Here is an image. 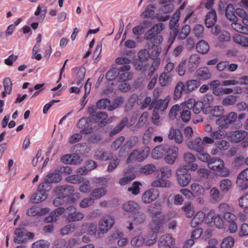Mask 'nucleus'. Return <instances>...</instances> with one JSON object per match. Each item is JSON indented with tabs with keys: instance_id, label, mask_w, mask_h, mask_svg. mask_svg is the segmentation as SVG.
<instances>
[{
	"instance_id": "1",
	"label": "nucleus",
	"mask_w": 248,
	"mask_h": 248,
	"mask_svg": "<svg viewBox=\"0 0 248 248\" xmlns=\"http://www.w3.org/2000/svg\"><path fill=\"white\" fill-rule=\"evenodd\" d=\"M215 212L210 211L207 215L206 217L204 212L200 211L197 212L190 222V225L192 228H195L201 224L204 220L207 224L211 222L213 220Z\"/></svg>"
},
{
	"instance_id": "2",
	"label": "nucleus",
	"mask_w": 248,
	"mask_h": 248,
	"mask_svg": "<svg viewBox=\"0 0 248 248\" xmlns=\"http://www.w3.org/2000/svg\"><path fill=\"white\" fill-rule=\"evenodd\" d=\"M165 25L162 23H158L150 30H149L145 34L144 36V40H156L159 42H162L163 38L161 35H158L164 29Z\"/></svg>"
},
{
	"instance_id": "3",
	"label": "nucleus",
	"mask_w": 248,
	"mask_h": 248,
	"mask_svg": "<svg viewBox=\"0 0 248 248\" xmlns=\"http://www.w3.org/2000/svg\"><path fill=\"white\" fill-rule=\"evenodd\" d=\"M150 152L148 147H144L141 149L133 150L128 157L126 162L129 163L133 161L140 162L146 159Z\"/></svg>"
},
{
	"instance_id": "4",
	"label": "nucleus",
	"mask_w": 248,
	"mask_h": 248,
	"mask_svg": "<svg viewBox=\"0 0 248 248\" xmlns=\"http://www.w3.org/2000/svg\"><path fill=\"white\" fill-rule=\"evenodd\" d=\"M228 139L231 142L238 143L243 141L244 147L248 146V133L243 130H236L229 133Z\"/></svg>"
},
{
	"instance_id": "5",
	"label": "nucleus",
	"mask_w": 248,
	"mask_h": 248,
	"mask_svg": "<svg viewBox=\"0 0 248 248\" xmlns=\"http://www.w3.org/2000/svg\"><path fill=\"white\" fill-rule=\"evenodd\" d=\"M177 179L180 186L185 187L187 186L191 179L190 173L185 167L179 168L176 171Z\"/></svg>"
},
{
	"instance_id": "6",
	"label": "nucleus",
	"mask_w": 248,
	"mask_h": 248,
	"mask_svg": "<svg viewBox=\"0 0 248 248\" xmlns=\"http://www.w3.org/2000/svg\"><path fill=\"white\" fill-rule=\"evenodd\" d=\"M147 41L146 46L149 49V54L150 58L151 59H158L159 55L161 48L159 45L162 42H158L156 40H152L150 44V40H146Z\"/></svg>"
},
{
	"instance_id": "7",
	"label": "nucleus",
	"mask_w": 248,
	"mask_h": 248,
	"mask_svg": "<svg viewBox=\"0 0 248 248\" xmlns=\"http://www.w3.org/2000/svg\"><path fill=\"white\" fill-rule=\"evenodd\" d=\"M114 219L109 215L104 216L101 219L99 224L98 233L104 234L107 232L113 226Z\"/></svg>"
},
{
	"instance_id": "8",
	"label": "nucleus",
	"mask_w": 248,
	"mask_h": 248,
	"mask_svg": "<svg viewBox=\"0 0 248 248\" xmlns=\"http://www.w3.org/2000/svg\"><path fill=\"white\" fill-rule=\"evenodd\" d=\"M237 118L236 112H231L226 116H223L217 120L216 123L221 129L227 128L228 125L234 122Z\"/></svg>"
},
{
	"instance_id": "9",
	"label": "nucleus",
	"mask_w": 248,
	"mask_h": 248,
	"mask_svg": "<svg viewBox=\"0 0 248 248\" xmlns=\"http://www.w3.org/2000/svg\"><path fill=\"white\" fill-rule=\"evenodd\" d=\"M77 127L80 129V133L84 135H88L93 130L91 119L88 117H82L77 124Z\"/></svg>"
},
{
	"instance_id": "10",
	"label": "nucleus",
	"mask_w": 248,
	"mask_h": 248,
	"mask_svg": "<svg viewBox=\"0 0 248 248\" xmlns=\"http://www.w3.org/2000/svg\"><path fill=\"white\" fill-rule=\"evenodd\" d=\"M178 155V148L173 145H167L165 154L164 159L169 164H173L175 162Z\"/></svg>"
},
{
	"instance_id": "11",
	"label": "nucleus",
	"mask_w": 248,
	"mask_h": 248,
	"mask_svg": "<svg viewBox=\"0 0 248 248\" xmlns=\"http://www.w3.org/2000/svg\"><path fill=\"white\" fill-rule=\"evenodd\" d=\"M75 188L73 186L70 185L59 186L54 188V193L58 196H61L64 198L73 194Z\"/></svg>"
},
{
	"instance_id": "12",
	"label": "nucleus",
	"mask_w": 248,
	"mask_h": 248,
	"mask_svg": "<svg viewBox=\"0 0 248 248\" xmlns=\"http://www.w3.org/2000/svg\"><path fill=\"white\" fill-rule=\"evenodd\" d=\"M159 196L158 190L155 188H150L145 191L141 196L142 202L149 204L157 199Z\"/></svg>"
},
{
	"instance_id": "13",
	"label": "nucleus",
	"mask_w": 248,
	"mask_h": 248,
	"mask_svg": "<svg viewBox=\"0 0 248 248\" xmlns=\"http://www.w3.org/2000/svg\"><path fill=\"white\" fill-rule=\"evenodd\" d=\"M175 242V239L171 234L168 233L162 235L158 242V248H172Z\"/></svg>"
},
{
	"instance_id": "14",
	"label": "nucleus",
	"mask_w": 248,
	"mask_h": 248,
	"mask_svg": "<svg viewBox=\"0 0 248 248\" xmlns=\"http://www.w3.org/2000/svg\"><path fill=\"white\" fill-rule=\"evenodd\" d=\"M108 117L107 112H98L92 116V120L95 123L97 124L99 127H102L110 122Z\"/></svg>"
},
{
	"instance_id": "15",
	"label": "nucleus",
	"mask_w": 248,
	"mask_h": 248,
	"mask_svg": "<svg viewBox=\"0 0 248 248\" xmlns=\"http://www.w3.org/2000/svg\"><path fill=\"white\" fill-rule=\"evenodd\" d=\"M236 183L241 189L248 188V168L238 175Z\"/></svg>"
},
{
	"instance_id": "16",
	"label": "nucleus",
	"mask_w": 248,
	"mask_h": 248,
	"mask_svg": "<svg viewBox=\"0 0 248 248\" xmlns=\"http://www.w3.org/2000/svg\"><path fill=\"white\" fill-rule=\"evenodd\" d=\"M187 147L191 150L197 152L204 151V143L201 138H196L193 141H189L186 142Z\"/></svg>"
},
{
	"instance_id": "17",
	"label": "nucleus",
	"mask_w": 248,
	"mask_h": 248,
	"mask_svg": "<svg viewBox=\"0 0 248 248\" xmlns=\"http://www.w3.org/2000/svg\"><path fill=\"white\" fill-rule=\"evenodd\" d=\"M163 221V216L152 217V221L150 224V227L152 232H155L157 234L159 231L162 227Z\"/></svg>"
},
{
	"instance_id": "18",
	"label": "nucleus",
	"mask_w": 248,
	"mask_h": 248,
	"mask_svg": "<svg viewBox=\"0 0 248 248\" xmlns=\"http://www.w3.org/2000/svg\"><path fill=\"white\" fill-rule=\"evenodd\" d=\"M184 158L190 170L194 171L198 170V165L194 163L196 158L194 155L190 153H186L184 155Z\"/></svg>"
},
{
	"instance_id": "19",
	"label": "nucleus",
	"mask_w": 248,
	"mask_h": 248,
	"mask_svg": "<svg viewBox=\"0 0 248 248\" xmlns=\"http://www.w3.org/2000/svg\"><path fill=\"white\" fill-rule=\"evenodd\" d=\"M203 106V102L202 101H196L193 98L189 99L186 103V108L188 109H193V112L195 114L199 113Z\"/></svg>"
},
{
	"instance_id": "20",
	"label": "nucleus",
	"mask_w": 248,
	"mask_h": 248,
	"mask_svg": "<svg viewBox=\"0 0 248 248\" xmlns=\"http://www.w3.org/2000/svg\"><path fill=\"white\" fill-rule=\"evenodd\" d=\"M169 101L170 99L168 98H166L164 100L158 99L157 100L153 101L152 102L151 105L150 106V109H151L154 108L155 110L163 111L168 107Z\"/></svg>"
},
{
	"instance_id": "21",
	"label": "nucleus",
	"mask_w": 248,
	"mask_h": 248,
	"mask_svg": "<svg viewBox=\"0 0 248 248\" xmlns=\"http://www.w3.org/2000/svg\"><path fill=\"white\" fill-rule=\"evenodd\" d=\"M201 58L199 54H192L188 60V70L190 72H193L200 65Z\"/></svg>"
},
{
	"instance_id": "22",
	"label": "nucleus",
	"mask_w": 248,
	"mask_h": 248,
	"mask_svg": "<svg viewBox=\"0 0 248 248\" xmlns=\"http://www.w3.org/2000/svg\"><path fill=\"white\" fill-rule=\"evenodd\" d=\"M119 107V104L111 105L109 99L105 98L98 100L96 102V107L100 109H105L107 108L109 111H112Z\"/></svg>"
},
{
	"instance_id": "23",
	"label": "nucleus",
	"mask_w": 248,
	"mask_h": 248,
	"mask_svg": "<svg viewBox=\"0 0 248 248\" xmlns=\"http://www.w3.org/2000/svg\"><path fill=\"white\" fill-rule=\"evenodd\" d=\"M34 236L33 232H25L21 229H16V242L24 243L30 239L33 238Z\"/></svg>"
},
{
	"instance_id": "24",
	"label": "nucleus",
	"mask_w": 248,
	"mask_h": 248,
	"mask_svg": "<svg viewBox=\"0 0 248 248\" xmlns=\"http://www.w3.org/2000/svg\"><path fill=\"white\" fill-rule=\"evenodd\" d=\"M157 179L153 181L151 183V186L154 187H170L171 183L166 178L160 176V174L157 175Z\"/></svg>"
},
{
	"instance_id": "25",
	"label": "nucleus",
	"mask_w": 248,
	"mask_h": 248,
	"mask_svg": "<svg viewBox=\"0 0 248 248\" xmlns=\"http://www.w3.org/2000/svg\"><path fill=\"white\" fill-rule=\"evenodd\" d=\"M195 76L200 80H206L211 78V74L207 67H202L196 71Z\"/></svg>"
},
{
	"instance_id": "26",
	"label": "nucleus",
	"mask_w": 248,
	"mask_h": 248,
	"mask_svg": "<svg viewBox=\"0 0 248 248\" xmlns=\"http://www.w3.org/2000/svg\"><path fill=\"white\" fill-rule=\"evenodd\" d=\"M168 145H161L156 146L152 152V157L158 159L165 156Z\"/></svg>"
},
{
	"instance_id": "27",
	"label": "nucleus",
	"mask_w": 248,
	"mask_h": 248,
	"mask_svg": "<svg viewBox=\"0 0 248 248\" xmlns=\"http://www.w3.org/2000/svg\"><path fill=\"white\" fill-rule=\"evenodd\" d=\"M162 205L158 202H155L150 205L148 208V212L150 215L151 217H157L158 216L162 214Z\"/></svg>"
},
{
	"instance_id": "28",
	"label": "nucleus",
	"mask_w": 248,
	"mask_h": 248,
	"mask_svg": "<svg viewBox=\"0 0 248 248\" xmlns=\"http://www.w3.org/2000/svg\"><path fill=\"white\" fill-rule=\"evenodd\" d=\"M170 140H174L177 143H181L183 140V137L181 131L177 129L170 128L168 133Z\"/></svg>"
},
{
	"instance_id": "29",
	"label": "nucleus",
	"mask_w": 248,
	"mask_h": 248,
	"mask_svg": "<svg viewBox=\"0 0 248 248\" xmlns=\"http://www.w3.org/2000/svg\"><path fill=\"white\" fill-rule=\"evenodd\" d=\"M123 209L126 212L135 213L140 209V206L134 201H128L123 204Z\"/></svg>"
},
{
	"instance_id": "30",
	"label": "nucleus",
	"mask_w": 248,
	"mask_h": 248,
	"mask_svg": "<svg viewBox=\"0 0 248 248\" xmlns=\"http://www.w3.org/2000/svg\"><path fill=\"white\" fill-rule=\"evenodd\" d=\"M185 84V93H189L197 89L201 84L199 81L196 79H189L186 81Z\"/></svg>"
},
{
	"instance_id": "31",
	"label": "nucleus",
	"mask_w": 248,
	"mask_h": 248,
	"mask_svg": "<svg viewBox=\"0 0 248 248\" xmlns=\"http://www.w3.org/2000/svg\"><path fill=\"white\" fill-rule=\"evenodd\" d=\"M142 237L144 240V245L151 246L156 242L157 234L155 232H150L143 235Z\"/></svg>"
},
{
	"instance_id": "32",
	"label": "nucleus",
	"mask_w": 248,
	"mask_h": 248,
	"mask_svg": "<svg viewBox=\"0 0 248 248\" xmlns=\"http://www.w3.org/2000/svg\"><path fill=\"white\" fill-rule=\"evenodd\" d=\"M217 16L216 11L212 10L208 13L205 19V24L208 28L213 27L217 22Z\"/></svg>"
},
{
	"instance_id": "33",
	"label": "nucleus",
	"mask_w": 248,
	"mask_h": 248,
	"mask_svg": "<svg viewBox=\"0 0 248 248\" xmlns=\"http://www.w3.org/2000/svg\"><path fill=\"white\" fill-rule=\"evenodd\" d=\"M112 156V153L106 152L102 149H98L95 151L94 158L96 160L101 161H107L109 160Z\"/></svg>"
},
{
	"instance_id": "34",
	"label": "nucleus",
	"mask_w": 248,
	"mask_h": 248,
	"mask_svg": "<svg viewBox=\"0 0 248 248\" xmlns=\"http://www.w3.org/2000/svg\"><path fill=\"white\" fill-rule=\"evenodd\" d=\"M234 43L244 47H248V37L240 34H235L232 36Z\"/></svg>"
},
{
	"instance_id": "35",
	"label": "nucleus",
	"mask_w": 248,
	"mask_h": 248,
	"mask_svg": "<svg viewBox=\"0 0 248 248\" xmlns=\"http://www.w3.org/2000/svg\"><path fill=\"white\" fill-rule=\"evenodd\" d=\"M46 181L49 183H57L62 180V176L58 172L57 170L54 172L48 174L45 178Z\"/></svg>"
},
{
	"instance_id": "36",
	"label": "nucleus",
	"mask_w": 248,
	"mask_h": 248,
	"mask_svg": "<svg viewBox=\"0 0 248 248\" xmlns=\"http://www.w3.org/2000/svg\"><path fill=\"white\" fill-rule=\"evenodd\" d=\"M185 89L184 83L182 81L178 82L174 89L173 94L174 99L176 100L181 98L183 93L184 92L185 93Z\"/></svg>"
},
{
	"instance_id": "37",
	"label": "nucleus",
	"mask_w": 248,
	"mask_h": 248,
	"mask_svg": "<svg viewBox=\"0 0 248 248\" xmlns=\"http://www.w3.org/2000/svg\"><path fill=\"white\" fill-rule=\"evenodd\" d=\"M107 190L105 187H102L99 188H96L93 189L91 193L90 196L93 198L94 200L100 199L106 195Z\"/></svg>"
},
{
	"instance_id": "38",
	"label": "nucleus",
	"mask_w": 248,
	"mask_h": 248,
	"mask_svg": "<svg viewBox=\"0 0 248 248\" xmlns=\"http://www.w3.org/2000/svg\"><path fill=\"white\" fill-rule=\"evenodd\" d=\"M196 48L199 53L205 54L208 52L209 46L207 42L204 40H201L197 43Z\"/></svg>"
},
{
	"instance_id": "39",
	"label": "nucleus",
	"mask_w": 248,
	"mask_h": 248,
	"mask_svg": "<svg viewBox=\"0 0 248 248\" xmlns=\"http://www.w3.org/2000/svg\"><path fill=\"white\" fill-rule=\"evenodd\" d=\"M233 22L232 23L231 26L233 29L238 32L248 35V28L242 25L241 24L239 23L238 19L237 20H232Z\"/></svg>"
},
{
	"instance_id": "40",
	"label": "nucleus",
	"mask_w": 248,
	"mask_h": 248,
	"mask_svg": "<svg viewBox=\"0 0 248 248\" xmlns=\"http://www.w3.org/2000/svg\"><path fill=\"white\" fill-rule=\"evenodd\" d=\"M172 79V76L166 72L162 73L159 78V83L161 86H167Z\"/></svg>"
},
{
	"instance_id": "41",
	"label": "nucleus",
	"mask_w": 248,
	"mask_h": 248,
	"mask_svg": "<svg viewBox=\"0 0 248 248\" xmlns=\"http://www.w3.org/2000/svg\"><path fill=\"white\" fill-rule=\"evenodd\" d=\"M178 21L172 18H171L169 22L170 28V29H173L172 32H170V40H171L172 42H173L174 40L175 37H176L178 33V29L176 28H175L176 27L178 26Z\"/></svg>"
},
{
	"instance_id": "42",
	"label": "nucleus",
	"mask_w": 248,
	"mask_h": 248,
	"mask_svg": "<svg viewBox=\"0 0 248 248\" xmlns=\"http://www.w3.org/2000/svg\"><path fill=\"white\" fill-rule=\"evenodd\" d=\"M146 220V214L142 212L137 211L134 213L133 221L135 224L140 225L143 224Z\"/></svg>"
},
{
	"instance_id": "43",
	"label": "nucleus",
	"mask_w": 248,
	"mask_h": 248,
	"mask_svg": "<svg viewBox=\"0 0 248 248\" xmlns=\"http://www.w3.org/2000/svg\"><path fill=\"white\" fill-rule=\"evenodd\" d=\"M128 122V119L124 117L122 119L121 122L117 125L113 129L109 132V136L112 137L121 131L125 126Z\"/></svg>"
},
{
	"instance_id": "44",
	"label": "nucleus",
	"mask_w": 248,
	"mask_h": 248,
	"mask_svg": "<svg viewBox=\"0 0 248 248\" xmlns=\"http://www.w3.org/2000/svg\"><path fill=\"white\" fill-rule=\"evenodd\" d=\"M224 162L222 159L218 157H213L208 162L207 166L210 169L215 171L217 169L218 166H220Z\"/></svg>"
},
{
	"instance_id": "45",
	"label": "nucleus",
	"mask_w": 248,
	"mask_h": 248,
	"mask_svg": "<svg viewBox=\"0 0 248 248\" xmlns=\"http://www.w3.org/2000/svg\"><path fill=\"white\" fill-rule=\"evenodd\" d=\"M235 11L232 4L227 5L226 8L225 15L226 17L230 20H237V17L235 15Z\"/></svg>"
},
{
	"instance_id": "46",
	"label": "nucleus",
	"mask_w": 248,
	"mask_h": 248,
	"mask_svg": "<svg viewBox=\"0 0 248 248\" xmlns=\"http://www.w3.org/2000/svg\"><path fill=\"white\" fill-rule=\"evenodd\" d=\"M156 170V166L153 164H148L142 166L140 169V172L145 175L154 173Z\"/></svg>"
},
{
	"instance_id": "47",
	"label": "nucleus",
	"mask_w": 248,
	"mask_h": 248,
	"mask_svg": "<svg viewBox=\"0 0 248 248\" xmlns=\"http://www.w3.org/2000/svg\"><path fill=\"white\" fill-rule=\"evenodd\" d=\"M130 243L132 247L139 248L144 245V240L142 236L138 235L132 238Z\"/></svg>"
},
{
	"instance_id": "48",
	"label": "nucleus",
	"mask_w": 248,
	"mask_h": 248,
	"mask_svg": "<svg viewBox=\"0 0 248 248\" xmlns=\"http://www.w3.org/2000/svg\"><path fill=\"white\" fill-rule=\"evenodd\" d=\"M237 99V96L234 95H227L223 99L222 104L225 107L233 106L236 103Z\"/></svg>"
},
{
	"instance_id": "49",
	"label": "nucleus",
	"mask_w": 248,
	"mask_h": 248,
	"mask_svg": "<svg viewBox=\"0 0 248 248\" xmlns=\"http://www.w3.org/2000/svg\"><path fill=\"white\" fill-rule=\"evenodd\" d=\"M217 169L215 171L217 172V174L222 177H228L230 173V170L229 169L225 166L224 162L220 166H218Z\"/></svg>"
},
{
	"instance_id": "50",
	"label": "nucleus",
	"mask_w": 248,
	"mask_h": 248,
	"mask_svg": "<svg viewBox=\"0 0 248 248\" xmlns=\"http://www.w3.org/2000/svg\"><path fill=\"white\" fill-rule=\"evenodd\" d=\"M232 181L229 179L222 180L219 184L221 191L224 193L228 192L232 186Z\"/></svg>"
},
{
	"instance_id": "51",
	"label": "nucleus",
	"mask_w": 248,
	"mask_h": 248,
	"mask_svg": "<svg viewBox=\"0 0 248 248\" xmlns=\"http://www.w3.org/2000/svg\"><path fill=\"white\" fill-rule=\"evenodd\" d=\"M182 210L187 217L190 218L193 216L194 211L190 202H186L182 207Z\"/></svg>"
},
{
	"instance_id": "52",
	"label": "nucleus",
	"mask_w": 248,
	"mask_h": 248,
	"mask_svg": "<svg viewBox=\"0 0 248 248\" xmlns=\"http://www.w3.org/2000/svg\"><path fill=\"white\" fill-rule=\"evenodd\" d=\"M109 159L110 160L107 168V170L108 172H112L119 165L121 160L120 159L117 157L112 158L110 157Z\"/></svg>"
},
{
	"instance_id": "53",
	"label": "nucleus",
	"mask_w": 248,
	"mask_h": 248,
	"mask_svg": "<svg viewBox=\"0 0 248 248\" xmlns=\"http://www.w3.org/2000/svg\"><path fill=\"white\" fill-rule=\"evenodd\" d=\"M4 91L2 93V95L4 97L6 94H10L12 91V83L9 78H5L3 81Z\"/></svg>"
},
{
	"instance_id": "54",
	"label": "nucleus",
	"mask_w": 248,
	"mask_h": 248,
	"mask_svg": "<svg viewBox=\"0 0 248 248\" xmlns=\"http://www.w3.org/2000/svg\"><path fill=\"white\" fill-rule=\"evenodd\" d=\"M120 71L117 68H113L108 71L106 75V78L108 80H113L118 77Z\"/></svg>"
},
{
	"instance_id": "55",
	"label": "nucleus",
	"mask_w": 248,
	"mask_h": 248,
	"mask_svg": "<svg viewBox=\"0 0 248 248\" xmlns=\"http://www.w3.org/2000/svg\"><path fill=\"white\" fill-rule=\"evenodd\" d=\"M220 129L213 131L211 133V137L215 140L223 139L225 138L227 135V132L225 130H222L220 127Z\"/></svg>"
},
{
	"instance_id": "56",
	"label": "nucleus",
	"mask_w": 248,
	"mask_h": 248,
	"mask_svg": "<svg viewBox=\"0 0 248 248\" xmlns=\"http://www.w3.org/2000/svg\"><path fill=\"white\" fill-rule=\"evenodd\" d=\"M234 243V239L228 236L225 238L222 242L220 246L221 248H232Z\"/></svg>"
},
{
	"instance_id": "57",
	"label": "nucleus",
	"mask_w": 248,
	"mask_h": 248,
	"mask_svg": "<svg viewBox=\"0 0 248 248\" xmlns=\"http://www.w3.org/2000/svg\"><path fill=\"white\" fill-rule=\"evenodd\" d=\"M123 236V233L120 231H116L114 232L112 234L108 236L106 238V242L109 244L113 243L116 239L121 238Z\"/></svg>"
},
{
	"instance_id": "58",
	"label": "nucleus",
	"mask_w": 248,
	"mask_h": 248,
	"mask_svg": "<svg viewBox=\"0 0 248 248\" xmlns=\"http://www.w3.org/2000/svg\"><path fill=\"white\" fill-rule=\"evenodd\" d=\"M190 32V28L189 25H186L181 29L178 34V38L180 39H185Z\"/></svg>"
},
{
	"instance_id": "59",
	"label": "nucleus",
	"mask_w": 248,
	"mask_h": 248,
	"mask_svg": "<svg viewBox=\"0 0 248 248\" xmlns=\"http://www.w3.org/2000/svg\"><path fill=\"white\" fill-rule=\"evenodd\" d=\"M210 194L212 200L214 202L219 201L222 199L218 189L216 187L212 188L210 191Z\"/></svg>"
},
{
	"instance_id": "60",
	"label": "nucleus",
	"mask_w": 248,
	"mask_h": 248,
	"mask_svg": "<svg viewBox=\"0 0 248 248\" xmlns=\"http://www.w3.org/2000/svg\"><path fill=\"white\" fill-rule=\"evenodd\" d=\"M82 180V177L78 175H71L65 178V181L69 183L76 184L80 183Z\"/></svg>"
},
{
	"instance_id": "61",
	"label": "nucleus",
	"mask_w": 248,
	"mask_h": 248,
	"mask_svg": "<svg viewBox=\"0 0 248 248\" xmlns=\"http://www.w3.org/2000/svg\"><path fill=\"white\" fill-rule=\"evenodd\" d=\"M190 187L193 192L196 195H201L204 192L203 187L199 184H192L191 185Z\"/></svg>"
},
{
	"instance_id": "62",
	"label": "nucleus",
	"mask_w": 248,
	"mask_h": 248,
	"mask_svg": "<svg viewBox=\"0 0 248 248\" xmlns=\"http://www.w3.org/2000/svg\"><path fill=\"white\" fill-rule=\"evenodd\" d=\"M140 186H141V183L139 182L135 181L131 187L128 188V191L131 192L134 195H138L140 192Z\"/></svg>"
},
{
	"instance_id": "63",
	"label": "nucleus",
	"mask_w": 248,
	"mask_h": 248,
	"mask_svg": "<svg viewBox=\"0 0 248 248\" xmlns=\"http://www.w3.org/2000/svg\"><path fill=\"white\" fill-rule=\"evenodd\" d=\"M49 243L44 240H40L32 244V248H48Z\"/></svg>"
},
{
	"instance_id": "64",
	"label": "nucleus",
	"mask_w": 248,
	"mask_h": 248,
	"mask_svg": "<svg viewBox=\"0 0 248 248\" xmlns=\"http://www.w3.org/2000/svg\"><path fill=\"white\" fill-rule=\"evenodd\" d=\"M138 141L139 139L137 137L132 136L124 143V146L127 147L129 149H131L138 143Z\"/></svg>"
}]
</instances>
